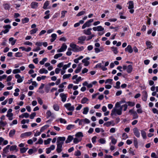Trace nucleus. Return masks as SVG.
<instances>
[{
    "label": "nucleus",
    "instance_id": "obj_1",
    "mask_svg": "<svg viewBox=\"0 0 158 158\" xmlns=\"http://www.w3.org/2000/svg\"><path fill=\"white\" fill-rule=\"evenodd\" d=\"M127 104H126L122 105L119 109H118L114 108L111 110V116L116 115L117 114L121 115L122 114L123 108V110L125 111L127 110Z\"/></svg>",
    "mask_w": 158,
    "mask_h": 158
},
{
    "label": "nucleus",
    "instance_id": "obj_2",
    "mask_svg": "<svg viewBox=\"0 0 158 158\" xmlns=\"http://www.w3.org/2000/svg\"><path fill=\"white\" fill-rule=\"evenodd\" d=\"M70 46L72 48V51L75 52L82 51L84 49V48L83 46H82L80 47L76 44L73 43H71L70 44Z\"/></svg>",
    "mask_w": 158,
    "mask_h": 158
},
{
    "label": "nucleus",
    "instance_id": "obj_3",
    "mask_svg": "<svg viewBox=\"0 0 158 158\" xmlns=\"http://www.w3.org/2000/svg\"><path fill=\"white\" fill-rule=\"evenodd\" d=\"M86 37L85 35L80 36L78 38V41L77 44H83L85 43V41L86 40Z\"/></svg>",
    "mask_w": 158,
    "mask_h": 158
},
{
    "label": "nucleus",
    "instance_id": "obj_4",
    "mask_svg": "<svg viewBox=\"0 0 158 158\" xmlns=\"http://www.w3.org/2000/svg\"><path fill=\"white\" fill-rule=\"evenodd\" d=\"M64 106L69 111H73L74 110V107L73 105L72 106L70 103H66L64 105Z\"/></svg>",
    "mask_w": 158,
    "mask_h": 158
},
{
    "label": "nucleus",
    "instance_id": "obj_5",
    "mask_svg": "<svg viewBox=\"0 0 158 158\" xmlns=\"http://www.w3.org/2000/svg\"><path fill=\"white\" fill-rule=\"evenodd\" d=\"M103 64L104 62L102 61V63H100L97 64L94 68H101L102 69L103 71H105L107 70V69L102 65Z\"/></svg>",
    "mask_w": 158,
    "mask_h": 158
},
{
    "label": "nucleus",
    "instance_id": "obj_6",
    "mask_svg": "<svg viewBox=\"0 0 158 158\" xmlns=\"http://www.w3.org/2000/svg\"><path fill=\"white\" fill-rule=\"evenodd\" d=\"M57 143V148L56 151L57 153H60L62 151V146L63 145V143L62 142H59Z\"/></svg>",
    "mask_w": 158,
    "mask_h": 158
},
{
    "label": "nucleus",
    "instance_id": "obj_7",
    "mask_svg": "<svg viewBox=\"0 0 158 158\" xmlns=\"http://www.w3.org/2000/svg\"><path fill=\"white\" fill-rule=\"evenodd\" d=\"M93 19H90L86 21L82 26V29H84L86 27H89L91 26L90 23L93 22Z\"/></svg>",
    "mask_w": 158,
    "mask_h": 158
},
{
    "label": "nucleus",
    "instance_id": "obj_8",
    "mask_svg": "<svg viewBox=\"0 0 158 158\" xmlns=\"http://www.w3.org/2000/svg\"><path fill=\"white\" fill-rule=\"evenodd\" d=\"M15 78L17 79V82L18 83H20L22 82L24 79L23 76L21 77L20 75L18 74H16L15 75Z\"/></svg>",
    "mask_w": 158,
    "mask_h": 158
},
{
    "label": "nucleus",
    "instance_id": "obj_9",
    "mask_svg": "<svg viewBox=\"0 0 158 158\" xmlns=\"http://www.w3.org/2000/svg\"><path fill=\"white\" fill-rule=\"evenodd\" d=\"M67 48V45L65 44V43H63L62 44L60 48L57 50V52H63L66 50Z\"/></svg>",
    "mask_w": 158,
    "mask_h": 158
},
{
    "label": "nucleus",
    "instance_id": "obj_10",
    "mask_svg": "<svg viewBox=\"0 0 158 158\" xmlns=\"http://www.w3.org/2000/svg\"><path fill=\"white\" fill-rule=\"evenodd\" d=\"M145 44L147 47V49H149L151 50L153 48V44L149 40L146 41L145 42Z\"/></svg>",
    "mask_w": 158,
    "mask_h": 158
},
{
    "label": "nucleus",
    "instance_id": "obj_11",
    "mask_svg": "<svg viewBox=\"0 0 158 158\" xmlns=\"http://www.w3.org/2000/svg\"><path fill=\"white\" fill-rule=\"evenodd\" d=\"M93 29L94 31H101L104 30V28L101 26H99L97 27H94L93 28Z\"/></svg>",
    "mask_w": 158,
    "mask_h": 158
},
{
    "label": "nucleus",
    "instance_id": "obj_12",
    "mask_svg": "<svg viewBox=\"0 0 158 158\" xmlns=\"http://www.w3.org/2000/svg\"><path fill=\"white\" fill-rule=\"evenodd\" d=\"M32 134V133L31 131L26 132L22 133L20 135V137L23 138H25L27 137L30 136Z\"/></svg>",
    "mask_w": 158,
    "mask_h": 158
},
{
    "label": "nucleus",
    "instance_id": "obj_13",
    "mask_svg": "<svg viewBox=\"0 0 158 158\" xmlns=\"http://www.w3.org/2000/svg\"><path fill=\"white\" fill-rule=\"evenodd\" d=\"M133 133L135 135L137 138H139L140 136V133L138 129L136 128H134L133 129Z\"/></svg>",
    "mask_w": 158,
    "mask_h": 158
},
{
    "label": "nucleus",
    "instance_id": "obj_14",
    "mask_svg": "<svg viewBox=\"0 0 158 158\" xmlns=\"http://www.w3.org/2000/svg\"><path fill=\"white\" fill-rule=\"evenodd\" d=\"M142 100L145 102H146L147 100L148 97V94L146 91L145 90L143 91H142Z\"/></svg>",
    "mask_w": 158,
    "mask_h": 158
},
{
    "label": "nucleus",
    "instance_id": "obj_15",
    "mask_svg": "<svg viewBox=\"0 0 158 158\" xmlns=\"http://www.w3.org/2000/svg\"><path fill=\"white\" fill-rule=\"evenodd\" d=\"M90 58L89 57H87L83 59L82 60V62L84 63V66H88L89 64V62L88 60H89Z\"/></svg>",
    "mask_w": 158,
    "mask_h": 158
},
{
    "label": "nucleus",
    "instance_id": "obj_16",
    "mask_svg": "<svg viewBox=\"0 0 158 158\" xmlns=\"http://www.w3.org/2000/svg\"><path fill=\"white\" fill-rule=\"evenodd\" d=\"M125 52H127L129 53H131L133 52V50L132 47L131 45H128L127 47L125 49Z\"/></svg>",
    "mask_w": 158,
    "mask_h": 158
},
{
    "label": "nucleus",
    "instance_id": "obj_17",
    "mask_svg": "<svg viewBox=\"0 0 158 158\" xmlns=\"http://www.w3.org/2000/svg\"><path fill=\"white\" fill-rule=\"evenodd\" d=\"M92 29L91 28H88L87 29H85L83 31V33L85 35H91V31Z\"/></svg>",
    "mask_w": 158,
    "mask_h": 158
},
{
    "label": "nucleus",
    "instance_id": "obj_18",
    "mask_svg": "<svg viewBox=\"0 0 158 158\" xmlns=\"http://www.w3.org/2000/svg\"><path fill=\"white\" fill-rule=\"evenodd\" d=\"M8 143V141L7 140H4L3 138L0 137V145L2 144L3 145H6Z\"/></svg>",
    "mask_w": 158,
    "mask_h": 158
},
{
    "label": "nucleus",
    "instance_id": "obj_19",
    "mask_svg": "<svg viewBox=\"0 0 158 158\" xmlns=\"http://www.w3.org/2000/svg\"><path fill=\"white\" fill-rule=\"evenodd\" d=\"M60 96L61 98V101L63 102H64L66 100L67 96L66 94L64 93H61Z\"/></svg>",
    "mask_w": 158,
    "mask_h": 158
},
{
    "label": "nucleus",
    "instance_id": "obj_20",
    "mask_svg": "<svg viewBox=\"0 0 158 158\" xmlns=\"http://www.w3.org/2000/svg\"><path fill=\"white\" fill-rule=\"evenodd\" d=\"M50 12V10H47L44 12V14L46 15L44 17V19H47L50 18V15L49 14Z\"/></svg>",
    "mask_w": 158,
    "mask_h": 158
},
{
    "label": "nucleus",
    "instance_id": "obj_21",
    "mask_svg": "<svg viewBox=\"0 0 158 158\" xmlns=\"http://www.w3.org/2000/svg\"><path fill=\"white\" fill-rule=\"evenodd\" d=\"M30 6L32 9H36L38 7V3L36 2H32Z\"/></svg>",
    "mask_w": 158,
    "mask_h": 158
},
{
    "label": "nucleus",
    "instance_id": "obj_22",
    "mask_svg": "<svg viewBox=\"0 0 158 158\" xmlns=\"http://www.w3.org/2000/svg\"><path fill=\"white\" fill-rule=\"evenodd\" d=\"M65 139L66 138L64 137H59L57 138V142H62L63 144L64 143V141L65 140Z\"/></svg>",
    "mask_w": 158,
    "mask_h": 158
},
{
    "label": "nucleus",
    "instance_id": "obj_23",
    "mask_svg": "<svg viewBox=\"0 0 158 158\" xmlns=\"http://www.w3.org/2000/svg\"><path fill=\"white\" fill-rule=\"evenodd\" d=\"M73 139V136L69 135L65 141V143H70Z\"/></svg>",
    "mask_w": 158,
    "mask_h": 158
},
{
    "label": "nucleus",
    "instance_id": "obj_24",
    "mask_svg": "<svg viewBox=\"0 0 158 158\" xmlns=\"http://www.w3.org/2000/svg\"><path fill=\"white\" fill-rule=\"evenodd\" d=\"M127 4H129L128 6V9H131L133 8L134 7L133 1H129L128 2Z\"/></svg>",
    "mask_w": 158,
    "mask_h": 158
},
{
    "label": "nucleus",
    "instance_id": "obj_25",
    "mask_svg": "<svg viewBox=\"0 0 158 158\" xmlns=\"http://www.w3.org/2000/svg\"><path fill=\"white\" fill-rule=\"evenodd\" d=\"M3 28L5 29V30L3 31H4V34H6L9 32L10 26L9 25H6L4 26Z\"/></svg>",
    "mask_w": 158,
    "mask_h": 158
},
{
    "label": "nucleus",
    "instance_id": "obj_26",
    "mask_svg": "<svg viewBox=\"0 0 158 158\" xmlns=\"http://www.w3.org/2000/svg\"><path fill=\"white\" fill-rule=\"evenodd\" d=\"M133 70L132 66L131 65H129L127 66V72L128 73H130L132 72Z\"/></svg>",
    "mask_w": 158,
    "mask_h": 158
},
{
    "label": "nucleus",
    "instance_id": "obj_27",
    "mask_svg": "<svg viewBox=\"0 0 158 158\" xmlns=\"http://www.w3.org/2000/svg\"><path fill=\"white\" fill-rule=\"evenodd\" d=\"M18 1L19 2L18 3L15 4L14 5V6L17 9L21 5L22 3V0H18Z\"/></svg>",
    "mask_w": 158,
    "mask_h": 158
},
{
    "label": "nucleus",
    "instance_id": "obj_28",
    "mask_svg": "<svg viewBox=\"0 0 158 158\" xmlns=\"http://www.w3.org/2000/svg\"><path fill=\"white\" fill-rule=\"evenodd\" d=\"M15 151L16 152H17L19 151V149L17 148V146L15 145H13L10 146V151Z\"/></svg>",
    "mask_w": 158,
    "mask_h": 158
},
{
    "label": "nucleus",
    "instance_id": "obj_29",
    "mask_svg": "<svg viewBox=\"0 0 158 158\" xmlns=\"http://www.w3.org/2000/svg\"><path fill=\"white\" fill-rule=\"evenodd\" d=\"M82 68V67L81 66V64H79L76 69L75 70V72L76 73H79Z\"/></svg>",
    "mask_w": 158,
    "mask_h": 158
},
{
    "label": "nucleus",
    "instance_id": "obj_30",
    "mask_svg": "<svg viewBox=\"0 0 158 158\" xmlns=\"http://www.w3.org/2000/svg\"><path fill=\"white\" fill-rule=\"evenodd\" d=\"M39 72L40 74H41L43 73H45L46 74H47L48 72V71L47 69L44 68L40 69Z\"/></svg>",
    "mask_w": 158,
    "mask_h": 158
},
{
    "label": "nucleus",
    "instance_id": "obj_31",
    "mask_svg": "<svg viewBox=\"0 0 158 158\" xmlns=\"http://www.w3.org/2000/svg\"><path fill=\"white\" fill-rule=\"evenodd\" d=\"M51 116L53 118H54V116L52 115V114L51 111L49 110H48L46 112V118L48 119Z\"/></svg>",
    "mask_w": 158,
    "mask_h": 158
},
{
    "label": "nucleus",
    "instance_id": "obj_32",
    "mask_svg": "<svg viewBox=\"0 0 158 158\" xmlns=\"http://www.w3.org/2000/svg\"><path fill=\"white\" fill-rule=\"evenodd\" d=\"M133 143L135 148H137L138 147V142L137 139L135 137H134Z\"/></svg>",
    "mask_w": 158,
    "mask_h": 158
},
{
    "label": "nucleus",
    "instance_id": "obj_33",
    "mask_svg": "<svg viewBox=\"0 0 158 158\" xmlns=\"http://www.w3.org/2000/svg\"><path fill=\"white\" fill-rule=\"evenodd\" d=\"M141 135L143 139H146L147 138L146 133L145 131L143 130L141 131Z\"/></svg>",
    "mask_w": 158,
    "mask_h": 158
},
{
    "label": "nucleus",
    "instance_id": "obj_34",
    "mask_svg": "<svg viewBox=\"0 0 158 158\" xmlns=\"http://www.w3.org/2000/svg\"><path fill=\"white\" fill-rule=\"evenodd\" d=\"M75 136L77 138H81L83 136V135L82 132H79L76 133Z\"/></svg>",
    "mask_w": 158,
    "mask_h": 158
},
{
    "label": "nucleus",
    "instance_id": "obj_35",
    "mask_svg": "<svg viewBox=\"0 0 158 158\" xmlns=\"http://www.w3.org/2000/svg\"><path fill=\"white\" fill-rule=\"evenodd\" d=\"M38 31V29L36 28L35 29H33L30 31V34L31 35L34 34L36 33Z\"/></svg>",
    "mask_w": 158,
    "mask_h": 158
},
{
    "label": "nucleus",
    "instance_id": "obj_36",
    "mask_svg": "<svg viewBox=\"0 0 158 158\" xmlns=\"http://www.w3.org/2000/svg\"><path fill=\"white\" fill-rule=\"evenodd\" d=\"M49 5V1H46L44 4L43 8L44 9L46 10L47 9V7Z\"/></svg>",
    "mask_w": 158,
    "mask_h": 158
},
{
    "label": "nucleus",
    "instance_id": "obj_37",
    "mask_svg": "<svg viewBox=\"0 0 158 158\" xmlns=\"http://www.w3.org/2000/svg\"><path fill=\"white\" fill-rule=\"evenodd\" d=\"M109 138L111 139V142L114 145L116 144L117 142V140L116 139L114 138L113 136L110 137Z\"/></svg>",
    "mask_w": 158,
    "mask_h": 158
},
{
    "label": "nucleus",
    "instance_id": "obj_38",
    "mask_svg": "<svg viewBox=\"0 0 158 158\" xmlns=\"http://www.w3.org/2000/svg\"><path fill=\"white\" fill-rule=\"evenodd\" d=\"M75 127V125H74L72 124H69L66 127V129L67 130H70L72 129H73Z\"/></svg>",
    "mask_w": 158,
    "mask_h": 158
},
{
    "label": "nucleus",
    "instance_id": "obj_39",
    "mask_svg": "<svg viewBox=\"0 0 158 158\" xmlns=\"http://www.w3.org/2000/svg\"><path fill=\"white\" fill-rule=\"evenodd\" d=\"M28 149V148H25L23 147L22 148H20V152L21 153H23L25 152Z\"/></svg>",
    "mask_w": 158,
    "mask_h": 158
},
{
    "label": "nucleus",
    "instance_id": "obj_40",
    "mask_svg": "<svg viewBox=\"0 0 158 158\" xmlns=\"http://www.w3.org/2000/svg\"><path fill=\"white\" fill-rule=\"evenodd\" d=\"M49 126L47 125H45L42 127L40 130V132H42L49 127Z\"/></svg>",
    "mask_w": 158,
    "mask_h": 158
},
{
    "label": "nucleus",
    "instance_id": "obj_41",
    "mask_svg": "<svg viewBox=\"0 0 158 158\" xmlns=\"http://www.w3.org/2000/svg\"><path fill=\"white\" fill-rule=\"evenodd\" d=\"M89 99L86 97L83 98L81 100V102L82 104H84L87 102L88 101Z\"/></svg>",
    "mask_w": 158,
    "mask_h": 158
},
{
    "label": "nucleus",
    "instance_id": "obj_42",
    "mask_svg": "<svg viewBox=\"0 0 158 158\" xmlns=\"http://www.w3.org/2000/svg\"><path fill=\"white\" fill-rule=\"evenodd\" d=\"M111 49L114 54H116L118 53V49L116 47H112L111 48Z\"/></svg>",
    "mask_w": 158,
    "mask_h": 158
},
{
    "label": "nucleus",
    "instance_id": "obj_43",
    "mask_svg": "<svg viewBox=\"0 0 158 158\" xmlns=\"http://www.w3.org/2000/svg\"><path fill=\"white\" fill-rule=\"evenodd\" d=\"M29 21V19L27 18L26 17L22 19V22L23 23H27Z\"/></svg>",
    "mask_w": 158,
    "mask_h": 158
},
{
    "label": "nucleus",
    "instance_id": "obj_44",
    "mask_svg": "<svg viewBox=\"0 0 158 158\" xmlns=\"http://www.w3.org/2000/svg\"><path fill=\"white\" fill-rule=\"evenodd\" d=\"M10 148V145H8L3 150V152L4 153H6L9 152V149Z\"/></svg>",
    "mask_w": 158,
    "mask_h": 158
},
{
    "label": "nucleus",
    "instance_id": "obj_45",
    "mask_svg": "<svg viewBox=\"0 0 158 158\" xmlns=\"http://www.w3.org/2000/svg\"><path fill=\"white\" fill-rule=\"evenodd\" d=\"M89 110V108L88 107H86L84 108L83 114H87Z\"/></svg>",
    "mask_w": 158,
    "mask_h": 158
},
{
    "label": "nucleus",
    "instance_id": "obj_46",
    "mask_svg": "<svg viewBox=\"0 0 158 158\" xmlns=\"http://www.w3.org/2000/svg\"><path fill=\"white\" fill-rule=\"evenodd\" d=\"M54 110L56 111H58L59 110V106L56 104H54L53 106Z\"/></svg>",
    "mask_w": 158,
    "mask_h": 158
},
{
    "label": "nucleus",
    "instance_id": "obj_47",
    "mask_svg": "<svg viewBox=\"0 0 158 158\" xmlns=\"http://www.w3.org/2000/svg\"><path fill=\"white\" fill-rule=\"evenodd\" d=\"M98 142L99 143H100L102 144H104L106 143V141L105 139V138H100L99 141Z\"/></svg>",
    "mask_w": 158,
    "mask_h": 158
},
{
    "label": "nucleus",
    "instance_id": "obj_48",
    "mask_svg": "<svg viewBox=\"0 0 158 158\" xmlns=\"http://www.w3.org/2000/svg\"><path fill=\"white\" fill-rule=\"evenodd\" d=\"M62 56V54L59 53L56 54L54 56V58L55 59H57L58 58L61 56Z\"/></svg>",
    "mask_w": 158,
    "mask_h": 158
},
{
    "label": "nucleus",
    "instance_id": "obj_49",
    "mask_svg": "<svg viewBox=\"0 0 158 158\" xmlns=\"http://www.w3.org/2000/svg\"><path fill=\"white\" fill-rule=\"evenodd\" d=\"M47 60V58H44L42 59V60L40 62V64L41 65H43L44 64L45 62H46Z\"/></svg>",
    "mask_w": 158,
    "mask_h": 158
},
{
    "label": "nucleus",
    "instance_id": "obj_50",
    "mask_svg": "<svg viewBox=\"0 0 158 158\" xmlns=\"http://www.w3.org/2000/svg\"><path fill=\"white\" fill-rule=\"evenodd\" d=\"M126 104H128V105L131 107L135 105V103L131 102L129 101L126 102Z\"/></svg>",
    "mask_w": 158,
    "mask_h": 158
},
{
    "label": "nucleus",
    "instance_id": "obj_51",
    "mask_svg": "<svg viewBox=\"0 0 158 158\" xmlns=\"http://www.w3.org/2000/svg\"><path fill=\"white\" fill-rule=\"evenodd\" d=\"M123 139L125 140L128 138L127 135L125 133H123L122 134Z\"/></svg>",
    "mask_w": 158,
    "mask_h": 158
},
{
    "label": "nucleus",
    "instance_id": "obj_52",
    "mask_svg": "<svg viewBox=\"0 0 158 158\" xmlns=\"http://www.w3.org/2000/svg\"><path fill=\"white\" fill-rule=\"evenodd\" d=\"M112 123L111 122L108 121V122H107L105 123L103 125L105 126H106L107 127H109L111 125Z\"/></svg>",
    "mask_w": 158,
    "mask_h": 158
},
{
    "label": "nucleus",
    "instance_id": "obj_53",
    "mask_svg": "<svg viewBox=\"0 0 158 158\" xmlns=\"http://www.w3.org/2000/svg\"><path fill=\"white\" fill-rule=\"evenodd\" d=\"M85 11H80L79 12L77 15V16H82V15H83L84 14H85Z\"/></svg>",
    "mask_w": 158,
    "mask_h": 158
},
{
    "label": "nucleus",
    "instance_id": "obj_54",
    "mask_svg": "<svg viewBox=\"0 0 158 158\" xmlns=\"http://www.w3.org/2000/svg\"><path fill=\"white\" fill-rule=\"evenodd\" d=\"M82 119L83 121V122H84V124H89L90 122V120L89 119H88L87 118H85V119Z\"/></svg>",
    "mask_w": 158,
    "mask_h": 158
},
{
    "label": "nucleus",
    "instance_id": "obj_55",
    "mask_svg": "<svg viewBox=\"0 0 158 158\" xmlns=\"http://www.w3.org/2000/svg\"><path fill=\"white\" fill-rule=\"evenodd\" d=\"M71 76V74H64L63 76V78L64 79L69 78Z\"/></svg>",
    "mask_w": 158,
    "mask_h": 158
},
{
    "label": "nucleus",
    "instance_id": "obj_56",
    "mask_svg": "<svg viewBox=\"0 0 158 158\" xmlns=\"http://www.w3.org/2000/svg\"><path fill=\"white\" fill-rule=\"evenodd\" d=\"M67 13V11L66 10H63L61 11V18H63L64 17L65 14Z\"/></svg>",
    "mask_w": 158,
    "mask_h": 158
},
{
    "label": "nucleus",
    "instance_id": "obj_57",
    "mask_svg": "<svg viewBox=\"0 0 158 158\" xmlns=\"http://www.w3.org/2000/svg\"><path fill=\"white\" fill-rule=\"evenodd\" d=\"M51 139L48 138L47 140H45L44 141V144L45 145H47L50 143L51 141Z\"/></svg>",
    "mask_w": 158,
    "mask_h": 158
},
{
    "label": "nucleus",
    "instance_id": "obj_58",
    "mask_svg": "<svg viewBox=\"0 0 158 158\" xmlns=\"http://www.w3.org/2000/svg\"><path fill=\"white\" fill-rule=\"evenodd\" d=\"M37 100L38 103L40 105H42L43 104V101L41 99L40 97H38L37 98Z\"/></svg>",
    "mask_w": 158,
    "mask_h": 158
},
{
    "label": "nucleus",
    "instance_id": "obj_59",
    "mask_svg": "<svg viewBox=\"0 0 158 158\" xmlns=\"http://www.w3.org/2000/svg\"><path fill=\"white\" fill-rule=\"evenodd\" d=\"M81 151L80 150H77L76 151L74 154V155L76 156H81Z\"/></svg>",
    "mask_w": 158,
    "mask_h": 158
},
{
    "label": "nucleus",
    "instance_id": "obj_60",
    "mask_svg": "<svg viewBox=\"0 0 158 158\" xmlns=\"http://www.w3.org/2000/svg\"><path fill=\"white\" fill-rule=\"evenodd\" d=\"M120 82L119 81H118L116 82V86L114 87L116 89H119L120 88Z\"/></svg>",
    "mask_w": 158,
    "mask_h": 158
},
{
    "label": "nucleus",
    "instance_id": "obj_61",
    "mask_svg": "<svg viewBox=\"0 0 158 158\" xmlns=\"http://www.w3.org/2000/svg\"><path fill=\"white\" fill-rule=\"evenodd\" d=\"M80 140H79L77 138H75L73 139V143L75 144H77L80 141Z\"/></svg>",
    "mask_w": 158,
    "mask_h": 158
},
{
    "label": "nucleus",
    "instance_id": "obj_62",
    "mask_svg": "<svg viewBox=\"0 0 158 158\" xmlns=\"http://www.w3.org/2000/svg\"><path fill=\"white\" fill-rule=\"evenodd\" d=\"M59 121L61 123L65 124L67 123V121L65 119L61 118L59 119Z\"/></svg>",
    "mask_w": 158,
    "mask_h": 158
},
{
    "label": "nucleus",
    "instance_id": "obj_63",
    "mask_svg": "<svg viewBox=\"0 0 158 158\" xmlns=\"http://www.w3.org/2000/svg\"><path fill=\"white\" fill-rule=\"evenodd\" d=\"M15 56L16 57H20L22 56L21 53L20 52H17L15 54Z\"/></svg>",
    "mask_w": 158,
    "mask_h": 158
},
{
    "label": "nucleus",
    "instance_id": "obj_64",
    "mask_svg": "<svg viewBox=\"0 0 158 158\" xmlns=\"http://www.w3.org/2000/svg\"><path fill=\"white\" fill-rule=\"evenodd\" d=\"M151 157L153 158H158V156L156 155L155 152H152L151 155Z\"/></svg>",
    "mask_w": 158,
    "mask_h": 158
}]
</instances>
